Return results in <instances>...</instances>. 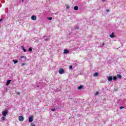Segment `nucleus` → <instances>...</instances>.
<instances>
[{"mask_svg": "<svg viewBox=\"0 0 126 126\" xmlns=\"http://www.w3.org/2000/svg\"><path fill=\"white\" fill-rule=\"evenodd\" d=\"M55 110H56V109L53 108V109H51V111H52V112H54V111H55Z\"/></svg>", "mask_w": 126, "mask_h": 126, "instance_id": "obj_24", "label": "nucleus"}, {"mask_svg": "<svg viewBox=\"0 0 126 126\" xmlns=\"http://www.w3.org/2000/svg\"><path fill=\"white\" fill-rule=\"evenodd\" d=\"M102 1H103V2L105 1V0H102Z\"/></svg>", "mask_w": 126, "mask_h": 126, "instance_id": "obj_34", "label": "nucleus"}, {"mask_svg": "<svg viewBox=\"0 0 126 126\" xmlns=\"http://www.w3.org/2000/svg\"><path fill=\"white\" fill-rule=\"evenodd\" d=\"M7 113H8V111L5 110L2 113V116H4V117H6V115L7 114Z\"/></svg>", "mask_w": 126, "mask_h": 126, "instance_id": "obj_1", "label": "nucleus"}, {"mask_svg": "<svg viewBox=\"0 0 126 126\" xmlns=\"http://www.w3.org/2000/svg\"><path fill=\"white\" fill-rule=\"evenodd\" d=\"M37 87H39V86H37Z\"/></svg>", "mask_w": 126, "mask_h": 126, "instance_id": "obj_36", "label": "nucleus"}, {"mask_svg": "<svg viewBox=\"0 0 126 126\" xmlns=\"http://www.w3.org/2000/svg\"><path fill=\"white\" fill-rule=\"evenodd\" d=\"M20 62H22V59H24V61H26V56H20Z\"/></svg>", "mask_w": 126, "mask_h": 126, "instance_id": "obj_4", "label": "nucleus"}, {"mask_svg": "<svg viewBox=\"0 0 126 126\" xmlns=\"http://www.w3.org/2000/svg\"><path fill=\"white\" fill-rule=\"evenodd\" d=\"M13 62L14 63H18V61L17 60H13Z\"/></svg>", "mask_w": 126, "mask_h": 126, "instance_id": "obj_15", "label": "nucleus"}, {"mask_svg": "<svg viewBox=\"0 0 126 126\" xmlns=\"http://www.w3.org/2000/svg\"><path fill=\"white\" fill-rule=\"evenodd\" d=\"M97 75H99V73H98L97 72H95L93 74V76H94V77H95V76H97Z\"/></svg>", "mask_w": 126, "mask_h": 126, "instance_id": "obj_12", "label": "nucleus"}, {"mask_svg": "<svg viewBox=\"0 0 126 126\" xmlns=\"http://www.w3.org/2000/svg\"><path fill=\"white\" fill-rule=\"evenodd\" d=\"M18 94H19V93H18Z\"/></svg>", "mask_w": 126, "mask_h": 126, "instance_id": "obj_37", "label": "nucleus"}, {"mask_svg": "<svg viewBox=\"0 0 126 126\" xmlns=\"http://www.w3.org/2000/svg\"><path fill=\"white\" fill-rule=\"evenodd\" d=\"M29 52H32V47H30V48L29 49Z\"/></svg>", "mask_w": 126, "mask_h": 126, "instance_id": "obj_18", "label": "nucleus"}, {"mask_svg": "<svg viewBox=\"0 0 126 126\" xmlns=\"http://www.w3.org/2000/svg\"><path fill=\"white\" fill-rule=\"evenodd\" d=\"M10 82H11V80H7L6 83V85L7 86H8V85H9V84H10Z\"/></svg>", "mask_w": 126, "mask_h": 126, "instance_id": "obj_7", "label": "nucleus"}, {"mask_svg": "<svg viewBox=\"0 0 126 126\" xmlns=\"http://www.w3.org/2000/svg\"><path fill=\"white\" fill-rule=\"evenodd\" d=\"M106 12H110V10L108 9H106Z\"/></svg>", "mask_w": 126, "mask_h": 126, "instance_id": "obj_26", "label": "nucleus"}, {"mask_svg": "<svg viewBox=\"0 0 126 126\" xmlns=\"http://www.w3.org/2000/svg\"><path fill=\"white\" fill-rule=\"evenodd\" d=\"M117 77H118V78L121 79V78H122V75L117 74Z\"/></svg>", "mask_w": 126, "mask_h": 126, "instance_id": "obj_16", "label": "nucleus"}, {"mask_svg": "<svg viewBox=\"0 0 126 126\" xmlns=\"http://www.w3.org/2000/svg\"><path fill=\"white\" fill-rule=\"evenodd\" d=\"M81 116V115L80 114H79L77 115V117H80Z\"/></svg>", "mask_w": 126, "mask_h": 126, "instance_id": "obj_29", "label": "nucleus"}, {"mask_svg": "<svg viewBox=\"0 0 126 126\" xmlns=\"http://www.w3.org/2000/svg\"><path fill=\"white\" fill-rule=\"evenodd\" d=\"M108 81L112 82V80H113V77L112 76L108 77Z\"/></svg>", "mask_w": 126, "mask_h": 126, "instance_id": "obj_6", "label": "nucleus"}, {"mask_svg": "<svg viewBox=\"0 0 126 126\" xmlns=\"http://www.w3.org/2000/svg\"><path fill=\"white\" fill-rule=\"evenodd\" d=\"M1 21H2V19H0V22H1Z\"/></svg>", "mask_w": 126, "mask_h": 126, "instance_id": "obj_31", "label": "nucleus"}, {"mask_svg": "<svg viewBox=\"0 0 126 126\" xmlns=\"http://www.w3.org/2000/svg\"><path fill=\"white\" fill-rule=\"evenodd\" d=\"M112 79L113 80H117V76H114L113 78H112Z\"/></svg>", "mask_w": 126, "mask_h": 126, "instance_id": "obj_17", "label": "nucleus"}, {"mask_svg": "<svg viewBox=\"0 0 126 126\" xmlns=\"http://www.w3.org/2000/svg\"><path fill=\"white\" fill-rule=\"evenodd\" d=\"M31 126H35V125H34V124H33L32 123Z\"/></svg>", "mask_w": 126, "mask_h": 126, "instance_id": "obj_28", "label": "nucleus"}, {"mask_svg": "<svg viewBox=\"0 0 126 126\" xmlns=\"http://www.w3.org/2000/svg\"><path fill=\"white\" fill-rule=\"evenodd\" d=\"M102 46H105V43L103 42V43H102Z\"/></svg>", "mask_w": 126, "mask_h": 126, "instance_id": "obj_32", "label": "nucleus"}, {"mask_svg": "<svg viewBox=\"0 0 126 126\" xmlns=\"http://www.w3.org/2000/svg\"><path fill=\"white\" fill-rule=\"evenodd\" d=\"M32 20H36V19H37V17H36V16H32Z\"/></svg>", "mask_w": 126, "mask_h": 126, "instance_id": "obj_9", "label": "nucleus"}, {"mask_svg": "<svg viewBox=\"0 0 126 126\" xmlns=\"http://www.w3.org/2000/svg\"><path fill=\"white\" fill-rule=\"evenodd\" d=\"M74 10H78V6H75L74 7Z\"/></svg>", "mask_w": 126, "mask_h": 126, "instance_id": "obj_13", "label": "nucleus"}, {"mask_svg": "<svg viewBox=\"0 0 126 126\" xmlns=\"http://www.w3.org/2000/svg\"><path fill=\"white\" fill-rule=\"evenodd\" d=\"M29 122L30 123H32V122H33V116H31L29 118Z\"/></svg>", "mask_w": 126, "mask_h": 126, "instance_id": "obj_5", "label": "nucleus"}, {"mask_svg": "<svg viewBox=\"0 0 126 126\" xmlns=\"http://www.w3.org/2000/svg\"><path fill=\"white\" fill-rule=\"evenodd\" d=\"M75 29L76 30H77V29H78V28L76 27V28H75Z\"/></svg>", "mask_w": 126, "mask_h": 126, "instance_id": "obj_33", "label": "nucleus"}, {"mask_svg": "<svg viewBox=\"0 0 126 126\" xmlns=\"http://www.w3.org/2000/svg\"><path fill=\"white\" fill-rule=\"evenodd\" d=\"M2 120L3 121H5V117H2Z\"/></svg>", "mask_w": 126, "mask_h": 126, "instance_id": "obj_20", "label": "nucleus"}, {"mask_svg": "<svg viewBox=\"0 0 126 126\" xmlns=\"http://www.w3.org/2000/svg\"><path fill=\"white\" fill-rule=\"evenodd\" d=\"M68 53H69V51H68V50H67V49L64 50L63 54H67Z\"/></svg>", "mask_w": 126, "mask_h": 126, "instance_id": "obj_10", "label": "nucleus"}, {"mask_svg": "<svg viewBox=\"0 0 126 126\" xmlns=\"http://www.w3.org/2000/svg\"><path fill=\"white\" fill-rule=\"evenodd\" d=\"M18 119L20 122H23L24 121V118L21 116H20Z\"/></svg>", "mask_w": 126, "mask_h": 126, "instance_id": "obj_3", "label": "nucleus"}, {"mask_svg": "<svg viewBox=\"0 0 126 126\" xmlns=\"http://www.w3.org/2000/svg\"><path fill=\"white\" fill-rule=\"evenodd\" d=\"M82 88H83V86L80 85L78 87V90H81V89H82Z\"/></svg>", "mask_w": 126, "mask_h": 126, "instance_id": "obj_11", "label": "nucleus"}, {"mask_svg": "<svg viewBox=\"0 0 126 126\" xmlns=\"http://www.w3.org/2000/svg\"><path fill=\"white\" fill-rule=\"evenodd\" d=\"M59 73L60 74H63V73H64V70L63 68L60 69Z\"/></svg>", "mask_w": 126, "mask_h": 126, "instance_id": "obj_2", "label": "nucleus"}, {"mask_svg": "<svg viewBox=\"0 0 126 126\" xmlns=\"http://www.w3.org/2000/svg\"><path fill=\"white\" fill-rule=\"evenodd\" d=\"M98 94H99V92H96L95 94V96H97V95H98Z\"/></svg>", "mask_w": 126, "mask_h": 126, "instance_id": "obj_21", "label": "nucleus"}, {"mask_svg": "<svg viewBox=\"0 0 126 126\" xmlns=\"http://www.w3.org/2000/svg\"><path fill=\"white\" fill-rule=\"evenodd\" d=\"M66 9H68V8H69V6L67 5V6H66Z\"/></svg>", "mask_w": 126, "mask_h": 126, "instance_id": "obj_23", "label": "nucleus"}, {"mask_svg": "<svg viewBox=\"0 0 126 126\" xmlns=\"http://www.w3.org/2000/svg\"><path fill=\"white\" fill-rule=\"evenodd\" d=\"M125 108V107L124 106H122V107H120V110H122V109H124Z\"/></svg>", "mask_w": 126, "mask_h": 126, "instance_id": "obj_25", "label": "nucleus"}, {"mask_svg": "<svg viewBox=\"0 0 126 126\" xmlns=\"http://www.w3.org/2000/svg\"><path fill=\"white\" fill-rule=\"evenodd\" d=\"M69 69H72V66H69Z\"/></svg>", "mask_w": 126, "mask_h": 126, "instance_id": "obj_27", "label": "nucleus"}, {"mask_svg": "<svg viewBox=\"0 0 126 126\" xmlns=\"http://www.w3.org/2000/svg\"><path fill=\"white\" fill-rule=\"evenodd\" d=\"M45 41H46V42H48V38H46V39H45Z\"/></svg>", "mask_w": 126, "mask_h": 126, "instance_id": "obj_30", "label": "nucleus"}, {"mask_svg": "<svg viewBox=\"0 0 126 126\" xmlns=\"http://www.w3.org/2000/svg\"><path fill=\"white\" fill-rule=\"evenodd\" d=\"M48 19L49 20H52L53 19V18L52 17H51L48 18Z\"/></svg>", "mask_w": 126, "mask_h": 126, "instance_id": "obj_19", "label": "nucleus"}, {"mask_svg": "<svg viewBox=\"0 0 126 126\" xmlns=\"http://www.w3.org/2000/svg\"><path fill=\"white\" fill-rule=\"evenodd\" d=\"M26 63H22V66H24V65H26Z\"/></svg>", "mask_w": 126, "mask_h": 126, "instance_id": "obj_22", "label": "nucleus"}, {"mask_svg": "<svg viewBox=\"0 0 126 126\" xmlns=\"http://www.w3.org/2000/svg\"><path fill=\"white\" fill-rule=\"evenodd\" d=\"M110 38H115V32H112L111 34H110Z\"/></svg>", "mask_w": 126, "mask_h": 126, "instance_id": "obj_8", "label": "nucleus"}, {"mask_svg": "<svg viewBox=\"0 0 126 126\" xmlns=\"http://www.w3.org/2000/svg\"><path fill=\"white\" fill-rule=\"evenodd\" d=\"M24 1V0H22V2H23Z\"/></svg>", "mask_w": 126, "mask_h": 126, "instance_id": "obj_35", "label": "nucleus"}, {"mask_svg": "<svg viewBox=\"0 0 126 126\" xmlns=\"http://www.w3.org/2000/svg\"><path fill=\"white\" fill-rule=\"evenodd\" d=\"M22 50L24 51V53H26L27 51H26V49L24 47V46H22Z\"/></svg>", "mask_w": 126, "mask_h": 126, "instance_id": "obj_14", "label": "nucleus"}]
</instances>
